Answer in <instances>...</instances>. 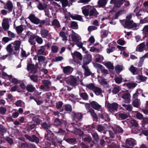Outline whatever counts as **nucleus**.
Segmentation results:
<instances>
[{"instance_id":"obj_63","label":"nucleus","mask_w":148,"mask_h":148,"mask_svg":"<svg viewBox=\"0 0 148 148\" xmlns=\"http://www.w3.org/2000/svg\"><path fill=\"white\" fill-rule=\"evenodd\" d=\"M94 140L96 142H98L99 139L98 134L97 133H94L92 134Z\"/></svg>"},{"instance_id":"obj_15","label":"nucleus","mask_w":148,"mask_h":148,"mask_svg":"<svg viewBox=\"0 0 148 148\" xmlns=\"http://www.w3.org/2000/svg\"><path fill=\"white\" fill-rule=\"evenodd\" d=\"M122 98L125 100L124 102L126 103H130V93L127 92L123 93Z\"/></svg>"},{"instance_id":"obj_2","label":"nucleus","mask_w":148,"mask_h":148,"mask_svg":"<svg viewBox=\"0 0 148 148\" xmlns=\"http://www.w3.org/2000/svg\"><path fill=\"white\" fill-rule=\"evenodd\" d=\"M28 18L32 22L36 24H39L38 27H41L45 25V22L44 20H40L34 14H30Z\"/></svg>"},{"instance_id":"obj_23","label":"nucleus","mask_w":148,"mask_h":148,"mask_svg":"<svg viewBox=\"0 0 148 148\" xmlns=\"http://www.w3.org/2000/svg\"><path fill=\"white\" fill-rule=\"evenodd\" d=\"M26 90L29 92H33L35 91L36 89L32 84H28L27 85Z\"/></svg>"},{"instance_id":"obj_30","label":"nucleus","mask_w":148,"mask_h":148,"mask_svg":"<svg viewBox=\"0 0 148 148\" xmlns=\"http://www.w3.org/2000/svg\"><path fill=\"white\" fill-rule=\"evenodd\" d=\"M93 91L97 95H98L101 94L103 92L101 88L96 86H95Z\"/></svg>"},{"instance_id":"obj_27","label":"nucleus","mask_w":148,"mask_h":148,"mask_svg":"<svg viewBox=\"0 0 148 148\" xmlns=\"http://www.w3.org/2000/svg\"><path fill=\"white\" fill-rule=\"evenodd\" d=\"M69 16L73 19L77 20L82 21H83L82 16L79 15L77 14L73 15L71 14L69 15Z\"/></svg>"},{"instance_id":"obj_50","label":"nucleus","mask_w":148,"mask_h":148,"mask_svg":"<svg viewBox=\"0 0 148 148\" xmlns=\"http://www.w3.org/2000/svg\"><path fill=\"white\" fill-rule=\"evenodd\" d=\"M95 86L93 83H90L86 85V87L89 89L93 91Z\"/></svg>"},{"instance_id":"obj_41","label":"nucleus","mask_w":148,"mask_h":148,"mask_svg":"<svg viewBox=\"0 0 148 148\" xmlns=\"http://www.w3.org/2000/svg\"><path fill=\"white\" fill-rule=\"evenodd\" d=\"M73 133L76 135H79L81 136L84 134V132L79 129H76L74 131Z\"/></svg>"},{"instance_id":"obj_8","label":"nucleus","mask_w":148,"mask_h":148,"mask_svg":"<svg viewBox=\"0 0 148 148\" xmlns=\"http://www.w3.org/2000/svg\"><path fill=\"white\" fill-rule=\"evenodd\" d=\"M72 116L73 119L75 120L76 123L78 121H81L83 118V115L80 113H75L73 112L72 113Z\"/></svg>"},{"instance_id":"obj_43","label":"nucleus","mask_w":148,"mask_h":148,"mask_svg":"<svg viewBox=\"0 0 148 148\" xmlns=\"http://www.w3.org/2000/svg\"><path fill=\"white\" fill-rule=\"evenodd\" d=\"M101 37L102 38H103L106 37L109 33L107 31L102 30L101 32Z\"/></svg>"},{"instance_id":"obj_16","label":"nucleus","mask_w":148,"mask_h":148,"mask_svg":"<svg viewBox=\"0 0 148 148\" xmlns=\"http://www.w3.org/2000/svg\"><path fill=\"white\" fill-rule=\"evenodd\" d=\"M40 34L41 37L43 38H46L49 34V32L47 29L43 28L40 31Z\"/></svg>"},{"instance_id":"obj_62","label":"nucleus","mask_w":148,"mask_h":148,"mask_svg":"<svg viewBox=\"0 0 148 148\" xmlns=\"http://www.w3.org/2000/svg\"><path fill=\"white\" fill-rule=\"evenodd\" d=\"M119 116L122 119H125L128 117V115L127 114L123 113L119 114Z\"/></svg>"},{"instance_id":"obj_29","label":"nucleus","mask_w":148,"mask_h":148,"mask_svg":"<svg viewBox=\"0 0 148 148\" xmlns=\"http://www.w3.org/2000/svg\"><path fill=\"white\" fill-rule=\"evenodd\" d=\"M140 104V100L135 99L132 102V105L133 106L136 108H138Z\"/></svg>"},{"instance_id":"obj_37","label":"nucleus","mask_w":148,"mask_h":148,"mask_svg":"<svg viewBox=\"0 0 148 148\" xmlns=\"http://www.w3.org/2000/svg\"><path fill=\"white\" fill-rule=\"evenodd\" d=\"M103 133L105 134H108L109 136L112 138H113L114 137L115 134L112 131L110 130L104 131Z\"/></svg>"},{"instance_id":"obj_38","label":"nucleus","mask_w":148,"mask_h":148,"mask_svg":"<svg viewBox=\"0 0 148 148\" xmlns=\"http://www.w3.org/2000/svg\"><path fill=\"white\" fill-rule=\"evenodd\" d=\"M106 127L101 124L98 125L97 126V130L100 132L104 131L106 130Z\"/></svg>"},{"instance_id":"obj_35","label":"nucleus","mask_w":148,"mask_h":148,"mask_svg":"<svg viewBox=\"0 0 148 148\" xmlns=\"http://www.w3.org/2000/svg\"><path fill=\"white\" fill-rule=\"evenodd\" d=\"M30 78L34 82L36 83L38 81V77L37 75H32L29 76Z\"/></svg>"},{"instance_id":"obj_1","label":"nucleus","mask_w":148,"mask_h":148,"mask_svg":"<svg viewBox=\"0 0 148 148\" xmlns=\"http://www.w3.org/2000/svg\"><path fill=\"white\" fill-rule=\"evenodd\" d=\"M21 41L16 40L8 44L6 47L7 52L11 55L18 56L20 52Z\"/></svg>"},{"instance_id":"obj_28","label":"nucleus","mask_w":148,"mask_h":148,"mask_svg":"<svg viewBox=\"0 0 148 148\" xmlns=\"http://www.w3.org/2000/svg\"><path fill=\"white\" fill-rule=\"evenodd\" d=\"M129 70L133 75L136 74L138 73V68L134 66L133 65L130 66L129 69Z\"/></svg>"},{"instance_id":"obj_19","label":"nucleus","mask_w":148,"mask_h":148,"mask_svg":"<svg viewBox=\"0 0 148 148\" xmlns=\"http://www.w3.org/2000/svg\"><path fill=\"white\" fill-rule=\"evenodd\" d=\"M82 68L84 70V75L85 76H88L91 75L92 73L90 71L88 66L85 65H83L82 66Z\"/></svg>"},{"instance_id":"obj_11","label":"nucleus","mask_w":148,"mask_h":148,"mask_svg":"<svg viewBox=\"0 0 148 148\" xmlns=\"http://www.w3.org/2000/svg\"><path fill=\"white\" fill-rule=\"evenodd\" d=\"M62 68L64 73L67 75L71 74L73 70V68L70 66L62 67Z\"/></svg>"},{"instance_id":"obj_54","label":"nucleus","mask_w":148,"mask_h":148,"mask_svg":"<svg viewBox=\"0 0 148 148\" xmlns=\"http://www.w3.org/2000/svg\"><path fill=\"white\" fill-rule=\"evenodd\" d=\"M64 59V58L62 56H58L55 57L53 59V60L54 62L61 61Z\"/></svg>"},{"instance_id":"obj_24","label":"nucleus","mask_w":148,"mask_h":148,"mask_svg":"<svg viewBox=\"0 0 148 148\" xmlns=\"http://www.w3.org/2000/svg\"><path fill=\"white\" fill-rule=\"evenodd\" d=\"M125 143L126 144L132 146H134L136 144L135 140L132 138L126 139Z\"/></svg>"},{"instance_id":"obj_49","label":"nucleus","mask_w":148,"mask_h":148,"mask_svg":"<svg viewBox=\"0 0 148 148\" xmlns=\"http://www.w3.org/2000/svg\"><path fill=\"white\" fill-rule=\"evenodd\" d=\"M123 131V129L119 126H116L114 129V132L116 133H122Z\"/></svg>"},{"instance_id":"obj_4","label":"nucleus","mask_w":148,"mask_h":148,"mask_svg":"<svg viewBox=\"0 0 148 148\" xmlns=\"http://www.w3.org/2000/svg\"><path fill=\"white\" fill-rule=\"evenodd\" d=\"M65 80L68 84L74 86H77L79 84L76 77L72 75H70L67 77L65 78Z\"/></svg>"},{"instance_id":"obj_17","label":"nucleus","mask_w":148,"mask_h":148,"mask_svg":"<svg viewBox=\"0 0 148 148\" xmlns=\"http://www.w3.org/2000/svg\"><path fill=\"white\" fill-rule=\"evenodd\" d=\"M90 104L91 107L95 110H100L101 108V106L95 101H92Z\"/></svg>"},{"instance_id":"obj_5","label":"nucleus","mask_w":148,"mask_h":148,"mask_svg":"<svg viewBox=\"0 0 148 148\" xmlns=\"http://www.w3.org/2000/svg\"><path fill=\"white\" fill-rule=\"evenodd\" d=\"M106 105L108 110L111 113L116 111L118 109V104L115 102L112 103H108L106 104Z\"/></svg>"},{"instance_id":"obj_21","label":"nucleus","mask_w":148,"mask_h":148,"mask_svg":"<svg viewBox=\"0 0 148 148\" xmlns=\"http://www.w3.org/2000/svg\"><path fill=\"white\" fill-rule=\"evenodd\" d=\"M99 118L104 120L106 121H110V119L108 114L106 113H104L101 114H99Z\"/></svg>"},{"instance_id":"obj_60","label":"nucleus","mask_w":148,"mask_h":148,"mask_svg":"<svg viewBox=\"0 0 148 148\" xmlns=\"http://www.w3.org/2000/svg\"><path fill=\"white\" fill-rule=\"evenodd\" d=\"M32 140L33 141L32 142H35L36 143H38L39 142V139L35 135H33L32 136Z\"/></svg>"},{"instance_id":"obj_26","label":"nucleus","mask_w":148,"mask_h":148,"mask_svg":"<svg viewBox=\"0 0 148 148\" xmlns=\"http://www.w3.org/2000/svg\"><path fill=\"white\" fill-rule=\"evenodd\" d=\"M51 26H53L55 29L59 28L60 27L59 22L56 19H54L52 21Z\"/></svg>"},{"instance_id":"obj_45","label":"nucleus","mask_w":148,"mask_h":148,"mask_svg":"<svg viewBox=\"0 0 148 148\" xmlns=\"http://www.w3.org/2000/svg\"><path fill=\"white\" fill-rule=\"evenodd\" d=\"M37 8L39 10H42L46 8V5L45 4H43L41 3H39L37 5Z\"/></svg>"},{"instance_id":"obj_42","label":"nucleus","mask_w":148,"mask_h":148,"mask_svg":"<svg viewBox=\"0 0 148 148\" xmlns=\"http://www.w3.org/2000/svg\"><path fill=\"white\" fill-rule=\"evenodd\" d=\"M70 26L72 28L74 29H77L78 28L77 23L73 21L71 22Z\"/></svg>"},{"instance_id":"obj_34","label":"nucleus","mask_w":148,"mask_h":148,"mask_svg":"<svg viewBox=\"0 0 148 148\" xmlns=\"http://www.w3.org/2000/svg\"><path fill=\"white\" fill-rule=\"evenodd\" d=\"M123 106L125 107V109L129 112H131L132 111L133 107L131 104H123L122 105Z\"/></svg>"},{"instance_id":"obj_58","label":"nucleus","mask_w":148,"mask_h":148,"mask_svg":"<svg viewBox=\"0 0 148 148\" xmlns=\"http://www.w3.org/2000/svg\"><path fill=\"white\" fill-rule=\"evenodd\" d=\"M34 68V65L30 63H28L27 69L28 71L32 70Z\"/></svg>"},{"instance_id":"obj_33","label":"nucleus","mask_w":148,"mask_h":148,"mask_svg":"<svg viewBox=\"0 0 148 148\" xmlns=\"http://www.w3.org/2000/svg\"><path fill=\"white\" fill-rule=\"evenodd\" d=\"M107 0H99L98 2V4L101 7H105L107 3Z\"/></svg>"},{"instance_id":"obj_52","label":"nucleus","mask_w":148,"mask_h":148,"mask_svg":"<svg viewBox=\"0 0 148 148\" xmlns=\"http://www.w3.org/2000/svg\"><path fill=\"white\" fill-rule=\"evenodd\" d=\"M123 3V0H117L115 6L117 7H120Z\"/></svg>"},{"instance_id":"obj_48","label":"nucleus","mask_w":148,"mask_h":148,"mask_svg":"<svg viewBox=\"0 0 148 148\" xmlns=\"http://www.w3.org/2000/svg\"><path fill=\"white\" fill-rule=\"evenodd\" d=\"M58 50V47L56 45H52L51 47V51L52 53H56Z\"/></svg>"},{"instance_id":"obj_18","label":"nucleus","mask_w":148,"mask_h":148,"mask_svg":"<svg viewBox=\"0 0 148 148\" xmlns=\"http://www.w3.org/2000/svg\"><path fill=\"white\" fill-rule=\"evenodd\" d=\"M72 41L76 43L79 41L81 39L80 37L77 34L74 33L71 35Z\"/></svg>"},{"instance_id":"obj_10","label":"nucleus","mask_w":148,"mask_h":148,"mask_svg":"<svg viewBox=\"0 0 148 148\" xmlns=\"http://www.w3.org/2000/svg\"><path fill=\"white\" fill-rule=\"evenodd\" d=\"M4 4V8L8 10V13L12 12L13 8V5L12 2L10 1H8Z\"/></svg>"},{"instance_id":"obj_61","label":"nucleus","mask_w":148,"mask_h":148,"mask_svg":"<svg viewBox=\"0 0 148 148\" xmlns=\"http://www.w3.org/2000/svg\"><path fill=\"white\" fill-rule=\"evenodd\" d=\"M42 128L45 129H47L50 127V125L45 122H43L41 124Z\"/></svg>"},{"instance_id":"obj_22","label":"nucleus","mask_w":148,"mask_h":148,"mask_svg":"<svg viewBox=\"0 0 148 148\" xmlns=\"http://www.w3.org/2000/svg\"><path fill=\"white\" fill-rule=\"evenodd\" d=\"M103 64L109 71L113 70L114 69V66L113 63L110 62H103Z\"/></svg>"},{"instance_id":"obj_55","label":"nucleus","mask_w":148,"mask_h":148,"mask_svg":"<svg viewBox=\"0 0 148 148\" xmlns=\"http://www.w3.org/2000/svg\"><path fill=\"white\" fill-rule=\"evenodd\" d=\"M36 40L37 43L39 44H42L43 41L41 37L38 36H36Z\"/></svg>"},{"instance_id":"obj_6","label":"nucleus","mask_w":148,"mask_h":148,"mask_svg":"<svg viewBox=\"0 0 148 148\" xmlns=\"http://www.w3.org/2000/svg\"><path fill=\"white\" fill-rule=\"evenodd\" d=\"M72 56L75 62L79 64L81 62L82 60V56L79 52L76 51L73 54Z\"/></svg>"},{"instance_id":"obj_32","label":"nucleus","mask_w":148,"mask_h":148,"mask_svg":"<svg viewBox=\"0 0 148 148\" xmlns=\"http://www.w3.org/2000/svg\"><path fill=\"white\" fill-rule=\"evenodd\" d=\"M123 86H126L129 88H134L137 85V84L134 83H124Z\"/></svg>"},{"instance_id":"obj_39","label":"nucleus","mask_w":148,"mask_h":148,"mask_svg":"<svg viewBox=\"0 0 148 148\" xmlns=\"http://www.w3.org/2000/svg\"><path fill=\"white\" fill-rule=\"evenodd\" d=\"M15 29L18 34L21 33L23 31V26L22 25L17 26Z\"/></svg>"},{"instance_id":"obj_12","label":"nucleus","mask_w":148,"mask_h":148,"mask_svg":"<svg viewBox=\"0 0 148 148\" xmlns=\"http://www.w3.org/2000/svg\"><path fill=\"white\" fill-rule=\"evenodd\" d=\"M91 6L90 5H88L82 7V8L83 14L85 16H87L89 15V13Z\"/></svg>"},{"instance_id":"obj_7","label":"nucleus","mask_w":148,"mask_h":148,"mask_svg":"<svg viewBox=\"0 0 148 148\" xmlns=\"http://www.w3.org/2000/svg\"><path fill=\"white\" fill-rule=\"evenodd\" d=\"M138 26V24L134 23L132 21H126L125 22V28L130 29L136 27Z\"/></svg>"},{"instance_id":"obj_56","label":"nucleus","mask_w":148,"mask_h":148,"mask_svg":"<svg viewBox=\"0 0 148 148\" xmlns=\"http://www.w3.org/2000/svg\"><path fill=\"white\" fill-rule=\"evenodd\" d=\"M130 123L131 125L134 127H137L138 126V123L137 121L135 120L132 119L130 121Z\"/></svg>"},{"instance_id":"obj_57","label":"nucleus","mask_w":148,"mask_h":148,"mask_svg":"<svg viewBox=\"0 0 148 148\" xmlns=\"http://www.w3.org/2000/svg\"><path fill=\"white\" fill-rule=\"evenodd\" d=\"M32 120L34 122L37 124H39L41 123V120L36 116H34L32 118Z\"/></svg>"},{"instance_id":"obj_46","label":"nucleus","mask_w":148,"mask_h":148,"mask_svg":"<svg viewBox=\"0 0 148 148\" xmlns=\"http://www.w3.org/2000/svg\"><path fill=\"white\" fill-rule=\"evenodd\" d=\"M8 36L9 38H11V40L13 38H15L16 35L14 33L10 31H7Z\"/></svg>"},{"instance_id":"obj_13","label":"nucleus","mask_w":148,"mask_h":148,"mask_svg":"<svg viewBox=\"0 0 148 148\" xmlns=\"http://www.w3.org/2000/svg\"><path fill=\"white\" fill-rule=\"evenodd\" d=\"M92 57L91 56L90 54H87L84 58L83 59V65H85L87 66L91 61Z\"/></svg>"},{"instance_id":"obj_25","label":"nucleus","mask_w":148,"mask_h":148,"mask_svg":"<svg viewBox=\"0 0 148 148\" xmlns=\"http://www.w3.org/2000/svg\"><path fill=\"white\" fill-rule=\"evenodd\" d=\"M45 49L44 46L40 47L38 51V54L45 55L46 54Z\"/></svg>"},{"instance_id":"obj_47","label":"nucleus","mask_w":148,"mask_h":148,"mask_svg":"<svg viewBox=\"0 0 148 148\" xmlns=\"http://www.w3.org/2000/svg\"><path fill=\"white\" fill-rule=\"evenodd\" d=\"M136 79L142 82H144L146 80L147 77L142 75H139L136 77Z\"/></svg>"},{"instance_id":"obj_40","label":"nucleus","mask_w":148,"mask_h":148,"mask_svg":"<svg viewBox=\"0 0 148 148\" xmlns=\"http://www.w3.org/2000/svg\"><path fill=\"white\" fill-rule=\"evenodd\" d=\"M60 36L62 38V40L63 41H66L67 38L65 35V33L63 31H61L59 33Z\"/></svg>"},{"instance_id":"obj_64","label":"nucleus","mask_w":148,"mask_h":148,"mask_svg":"<svg viewBox=\"0 0 148 148\" xmlns=\"http://www.w3.org/2000/svg\"><path fill=\"white\" fill-rule=\"evenodd\" d=\"M102 74L103 75H106L108 73V70L105 69L103 67L102 69L101 70Z\"/></svg>"},{"instance_id":"obj_3","label":"nucleus","mask_w":148,"mask_h":148,"mask_svg":"<svg viewBox=\"0 0 148 148\" xmlns=\"http://www.w3.org/2000/svg\"><path fill=\"white\" fill-rule=\"evenodd\" d=\"M42 82L43 85H41L40 88L44 91H48L51 89V82L48 80L44 79L42 80Z\"/></svg>"},{"instance_id":"obj_53","label":"nucleus","mask_w":148,"mask_h":148,"mask_svg":"<svg viewBox=\"0 0 148 148\" xmlns=\"http://www.w3.org/2000/svg\"><path fill=\"white\" fill-rule=\"evenodd\" d=\"M123 66L120 65H117L115 68V70L116 73H119L123 69Z\"/></svg>"},{"instance_id":"obj_44","label":"nucleus","mask_w":148,"mask_h":148,"mask_svg":"<svg viewBox=\"0 0 148 148\" xmlns=\"http://www.w3.org/2000/svg\"><path fill=\"white\" fill-rule=\"evenodd\" d=\"M80 96L82 97L83 99L85 100H87L88 99V95L86 92H80L79 94Z\"/></svg>"},{"instance_id":"obj_31","label":"nucleus","mask_w":148,"mask_h":148,"mask_svg":"<svg viewBox=\"0 0 148 148\" xmlns=\"http://www.w3.org/2000/svg\"><path fill=\"white\" fill-rule=\"evenodd\" d=\"M145 46V43L143 42L141 43L137 46L136 49V51H142L143 50Z\"/></svg>"},{"instance_id":"obj_51","label":"nucleus","mask_w":148,"mask_h":148,"mask_svg":"<svg viewBox=\"0 0 148 148\" xmlns=\"http://www.w3.org/2000/svg\"><path fill=\"white\" fill-rule=\"evenodd\" d=\"M120 90V88L119 86H115L113 88V89L112 90V92L114 94H116L118 92H119V91Z\"/></svg>"},{"instance_id":"obj_20","label":"nucleus","mask_w":148,"mask_h":148,"mask_svg":"<svg viewBox=\"0 0 148 148\" xmlns=\"http://www.w3.org/2000/svg\"><path fill=\"white\" fill-rule=\"evenodd\" d=\"M98 14V13L96 10L93 8L92 9L90 10L88 15L91 18H93L97 17Z\"/></svg>"},{"instance_id":"obj_9","label":"nucleus","mask_w":148,"mask_h":148,"mask_svg":"<svg viewBox=\"0 0 148 148\" xmlns=\"http://www.w3.org/2000/svg\"><path fill=\"white\" fill-rule=\"evenodd\" d=\"M1 25L4 31H5L9 29L10 26L8 19L7 18H3V19Z\"/></svg>"},{"instance_id":"obj_14","label":"nucleus","mask_w":148,"mask_h":148,"mask_svg":"<svg viewBox=\"0 0 148 148\" xmlns=\"http://www.w3.org/2000/svg\"><path fill=\"white\" fill-rule=\"evenodd\" d=\"M27 35H30V36L28 40V42L32 45H34L35 43L34 40L35 38H36V36L34 34H32L30 32L28 31L27 32Z\"/></svg>"},{"instance_id":"obj_59","label":"nucleus","mask_w":148,"mask_h":148,"mask_svg":"<svg viewBox=\"0 0 148 148\" xmlns=\"http://www.w3.org/2000/svg\"><path fill=\"white\" fill-rule=\"evenodd\" d=\"M88 112L90 113L91 115L93 117L95 118H97V115L96 113L95 112L94 110L93 109H90Z\"/></svg>"},{"instance_id":"obj_36","label":"nucleus","mask_w":148,"mask_h":148,"mask_svg":"<svg viewBox=\"0 0 148 148\" xmlns=\"http://www.w3.org/2000/svg\"><path fill=\"white\" fill-rule=\"evenodd\" d=\"M65 141L71 144H75L76 143V140L75 138H67L65 140Z\"/></svg>"}]
</instances>
